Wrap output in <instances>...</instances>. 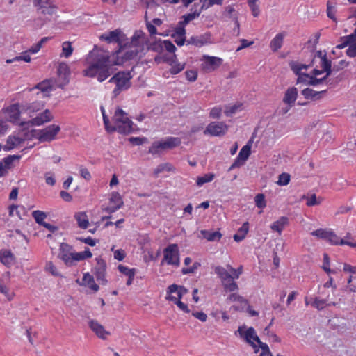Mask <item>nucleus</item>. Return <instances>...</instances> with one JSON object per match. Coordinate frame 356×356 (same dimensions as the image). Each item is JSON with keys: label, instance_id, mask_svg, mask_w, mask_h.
Masks as SVG:
<instances>
[{"label": "nucleus", "instance_id": "nucleus-61", "mask_svg": "<svg viewBox=\"0 0 356 356\" xmlns=\"http://www.w3.org/2000/svg\"><path fill=\"white\" fill-rule=\"evenodd\" d=\"M46 269L54 276L60 275L58 271L57 270V268H56V266L54 265V264L51 261H49L47 263Z\"/></svg>", "mask_w": 356, "mask_h": 356}, {"label": "nucleus", "instance_id": "nucleus-5", "mask_svg": "<svg viewBox=\"0 0 356 356\" xmlns=\"http://www.w3.org/2000/svg\"><path fill=\"white\" fill-rule=\"evenodd\" d=\"M73 247L67 243H62L60 245L58 257L62 260L66 266H71L76 262V253L73 252Z\"/></svg>", "mask_w": 356, "mask_h": 356}, {"label": "nucleus", "instance_id": "nucleus-18", "mask_svg": "<svg viewBox=\"0 0 356 356\" xmlns=\"http://www.w3.org/2000/svg\"><path fill=\"white\" fill-rule=\"evenodd\" d=\"M227 302H237L238 305H234L232 308L235 311L243 310L248 305V302L238 293H233L229 296Z\"/></svg>", "mask_w": 356, "mask_h": 356}, {"label": "nucleus", "instance_id": "nucleus-10", "mask_svg": "<svg viewBox=\"0 0 356 356\" xmlns=\"http://www.w3.org/2000/svg\"><path fill=\"white\" fill-rule=\"evenodd\" d=\"M60 130L58 125H49L40 131L38 138L40 142H50L55 139Z\"/></svg>", "mask_w": 356, "mask_h": 356}, {"label": "nucleus", "instance_id": "nucleus-50", "mask_svg": "<svg viewBox=\"0 0 356 356\" xmlns=\"http://www.w3.org/2000/svg\"><path fill=\"white\" fill-rule=\"evenodd\" d=\"M326 241L332 245H341V239L334 232L331 230L329 232Z\"/></svg>", "mask_w": 356, "mask_h": 356}, {"label": "nucleus", "instance_id": "nucleus-49", "mask_svg": "<svg viewBox=\"0 0 356 356\" xmlns=\"http://www.w3.org/2000/svg\"><path fill=\"white\" fill-rule=\"evenodd\" d=\"M326 299H320L319 298H315L313 302L312 303V307L316 308L318 310H322L326 307Z\"/></svg>", "mask_w": 356, "mask_h": 356}, {"label": "nucleus", "instance_id": "nucleus-30", "mask_svg": "<svg viewBox=\"0 0 356 356\" xmlns=\"http://www.w3.org/2000/svg\"><path fill=\"white\" fill-rule=\"evenodd\" d=\"M288 218L282 216L278 220L274 222L270 225V228L273 231L277 232L279 234H281L284 226L288 223Z\"/></svg>", "mask_w": 356, "mask_h": 356}, {"label": "nucleus", "instance_id": "nucleus-46", "mask_svg": "<svg viewBox=\"0 0 356 356\" xmlns=\"http://www.w3.org/2000/svg\"><path fill=\"white\" fill-rule=\"evenodd\" d=\"M171 35L172 38H175L176 35L186 36L185 25H181L179 21Z\"/></svg>", "mask_w": 356, "mask_h": 356}, {"label": "nucleus", "instance_id": "nucleus-36", "mask_svg": "<svg viewBox=\"0 0 356 356\" xmlns=\"http://www.w3.org/2000/svg\"><path fill=\"white\" fill-rule=\"evenodd\" d=\"M174 170H175V168L172 164H170L169 163H161V164L159 165L154 169V173L155 175H158L159 174H160L164 171L170 172V171H174Z\"/></svg>", "mask_w": 356, "mask_h": 356}, {"label": "nucleus", "instance_id": "nucleus-8", "mask_svg": "<svg viewBox=\"0 0 356 356\" xmlns=\"http://www.w3.org/2000/svg\"><path fill=\"white\" fill-rule=\"evenodd\" d=\"M33 136V134L29 131H26L22 136H10L7 138L6 145L3 146V149L6 151H10L23 143L26 140L31 139Z\"/></svg>", "mask_w": 356, "mask_h": 356}, {"label": "nucleus", "instance_id": "nucleus-64", "mask_svg": "<svg viewBox=\"0 0 356 356\" xmlns=\"http://www.w3.org/2000/svg\"><path fill=\"white\" fill-rule=\"evenodd\" d=\"M347 47H348V48L346 50L347 56L350 58L355 57L356 56V43L348 44Z\"/></svg>", "mask_w": 356, "mask_h": 356}, {"label": "nucleus", "instance_id": "nucleus-54", "mask_svg": "<svg viewBox=\"0 0 356 356\" xmlns=\"http://www.w3.org/2000/svg\"><path fill=\"white\" fill-rule=\"evenodd\" d=\"M255 204L260 209H264L266 206L265 196L262 193L257 194L254 197Z\"/></svg>", "mask_w": 356, "mask_h": 356}, {"label": "nucleus", "instance_id": "nucleus-33", "mask_svg": "<svg viewBox=\"0 0 356 356\" xmlns=\"http://www.w3.org/2000/svg\"><path fill=\"white\" fill-rule=\"evenodd\" d=\"M26 214L25 209L23 206L12 204L9 207V216H17L19 219H22Z\"/></svg>", "mask_w": 356, "mask_h": 356}, {"label": "nucleus", "instance_id": "nucleus-38", "mask_svg": "<svg viewBox=\"0 0 356 356\" xmlns=\"http://www.w3.org/2000/svg\"><path fill=\"white\" fill-rule=\"evenodd\" d=\"M35 88L39 89L42 92H48L53 90L50 81L44 80L35 86Z\"/></svg>", "mask_w": 356, "mask_h": 356}, {"label": "nucleus", "instance_id": "nucleus-35", "mask_svg": "<svg viewBox=\"0 0 356 356\" xmlns=\"http://www.w3.org/2000/svg\"><path fill=\"white\" fill-rule=\"evenodd\" d=\"M214 271L221 279V281L229 280L232 278V275L227 271V270L222 266H216Z\"/></svg>", "mask_w": 356, "mask_h": 356}, {"label": "nucleus", "instance_id": "nucleus-51", "mask_svg": "<svg viewBox=\"0 0 356 356\" xmlns=\"http://www.w3.org/2000/svg\"><path fill=\"white\" fill-rule=\"evenodd\" d=\"M323 269L326 272L327 274L330 273H335L336 271L334 270H331L330 268V257L327 253H325L323 254V264L322 266Z\"/></svg>", "mask_w": 356, "mask_h": 356}, {"label": "nucleus", "instance_id": "nucleus-53", "mask_svg": "<svg viewBox=\"0 0 356 356\" xmlns=\"http://www.w3.org/2000/svg\"><path fill=\"white\" fill-rule=\"evenodd\" d=\"M335 13V6H333L331 2L328 1L327 3V15L330 19H332L334 22H337Z\"/></svg>", "mask_w": 356, "mask_h": 356}, {"label": "nucleus", "instance_id": "nucleus-19", "mask_svg": "<svg viewBox=\"0 0 356 356\" xmlns=\"http://www.w3.org/2000/svg\"><path fill=\"white\" fill-rule=\"evenodd\" d=\"M88 325L92 332L102 339H106L107 336L110 335V332L106 331L104 326L98 323L97 321L92 319L88 322Z\"/></svg>", "mask_w": 356, "mask_h": 356}, {"label": "nucleus", "instance_id": "nucleus-6", "mask_svg": "<svg viewBox=\"0 0 356 356\" xmlns=\"http://www.w3.org/2000/svg\"><path fill=\"white\" fill-rule=\"evenodd\" d=\"M165 261L169 265H179V250L177 244H170L164 249V257L162 263Z\"/></svg>", "mask_w": 356, "mask_h": 356}, {"label": "nucleus", "instance_id": "nucleus-48", "mask_svg": "<svg viewBox=\"0 0 356 356\" xmlns=\"http://www.w3.org/2000/svg\"><path fill=\"white\" fill-rule=\"evenodd\" d=\"M203 3L201 10L207 9L213 5H221L224 0H201Z\"/></svg>", "mask_w": 356, "mask_h": 356}, {"label": "nucleus", "instance_id": "nucleus-31", "mask_svg": "<svg viewBox=\"0 0 356 356\" xmlns=\"http://www.w3.org/2000/svg\"><path fill=\"white\" fill-rule=\"evenodd\" d=\"M341 43L336 46V48L339 49L346 47L348 44L356 43V37L353 34H350L346 36L341 37L340 38Z\"/></svg>", "mask_w": 356, "mask_h": 356}, {"label": "nucleus", "instance_id": "nucleus-14", "mask_svg": "<svg viewBox=\"0 0 356 356\" xmlns=\"http://www.w3.org/2000/svg\"><path fill=\"white\" fill-rule=\"evenodd\" d=\"M96 261L97 264L93 268V273L99 282L102 284H105L107 282V280L105 278L106 267V262L101 258H97Z\"/></svg>", "mask_w": 356, "mask_h": 356}, {"label": "nucleus", "instance_id": "nucleus-63", "mask_svg": "<svg viewBox=\"0 0 356 356\" xmlns=\"http://www.w3.org/2000/svg\"><path fill=\"white\" fill-rule=\"evenodd\" d=\"M185 65L184 64H176L171 67L170 72L172 74H177L181 72L184 69Z\"/></svg>", "mask_w": 356, "mask_h": 356}, {"label": "nucleus", "instance_id": "nucleus-17", "mask_svg": "<svg viewBox=\"0 0 356 356\" xmlns=\"http://www.w3.org/2000/svg\"><path fill=\"white\" fill-rule=\"evenodd\" d=\"M245 328V325L240 326L237 332L241 338L243 339L252 348H254L255 343L252 339L256 334L255 330L254 327H250L246 330H244Z\"/></svg>", "mask_w": 356, "mask_h": 356}, {"label": "nucleus", "instance_id": "nucleus-56", "mask_svg": "<svg viewBox=\"0 0 356 356\" xmlns=\"http://www.w3.org/2000/svg\"><path fill=\"white\" fill-rule=\"evenodd\" d=\"M242 104H234L232 106H226L225 113L227 116H232L236 113L238 109L241 107Z\"/></svg>", "mask_w": 356, "mask_h": 356}, {"label": "nucleus", "instance_id": "nucleus-20", "mask_svg": "<svg viewBox=\"0 0 356 356\" xmlns=\"http://www.w3.org/2000/svg\"><path fill=\"white\" fill-rule=\"evenodd\" d=\"M44 106V103L42 101H35L32 103L22 102L20 104L22 112H27L29 113L37 112Z\"/></svg>", "mask_w": 356, "mask_h": 356}, {"label": "nucleus", "instance_id": "nucleus-9", "mask_svg": "<svg viewBox=\"0 0 356 356\" xmlns=\"http://www.w3.org/2000/svg\"><path fill=\"white\" fill-rule=\"evenodd\" d=\"M101 40H105L108 43H118L119 47L122 46L125 41V35L120 29L104 33L99 37Z\"/></svg>", "mask_w": 356, "mask_h": 356}, {"label": "nucleus", "instance_id": "nucleus-15", "mask_svg": "<svg viewBox=\"0 0 356 356\" xmlns=\"http://www.w3.org/2000/svg\"><path fill=\"white\" fill-rule=\"evenodd\" d=\"M3 111L7 114V121L15 123L19 120L20 113L22 111L20 108V104H14L6 108L3 109Z\"/></svg>", "mask_w": 356, "mask_h": 356}, {"label": "nucleus", "instance_id": "nucleus-7", "mask_svg": "<svg viewBox=\"0 0 356 356\" xmlns=\"http://www.w3.org/2000/svg\"><path fill=\"white\" fill-rule=\"evenodd\" d=\"M228 131V126L222 122H212L209 123L204 131V135L211 136H222Z\"/></svg>", "mask_w": 356, "mask_h": 356}, {"label": "nucleus", "instance_id": "nucleus-43", "mask_svg": "<svg viewBox=\"0 0 356 356\" xmlns=\"http://www.w3.org/2000/svg\"><path fill=\"white\" fill-rule=\"evenodd\" d=\"M73 50L74 49L70 42L66 41L63 43L62 56H65V58H69L72 55Z\"/></svg>", "mask_w": 356, "mask_h": 356}, {"label": "nucleus", "instance_id": "nucleus-4", "mask_svg": "<svg viewBox=\"0 0 356 356\" xmlns=\"http://www.w3.org/2000/svg\"><path fill=\"white\" fill-rule=\"evenodd\" d=\"M180 144V138L176 137H168L164 140L153 143L149 149V152L152 154H156L162 150L171 149L179 146Z\"/></svg>", "mask_w": 356, "mask_h": 356}, {"label": "nucleus", "instance_id": "nucleus-12", "mask_svg": "<svg viewBox=\"0 0 356 356\" xmlns=\"http://www.w3.org/2000/svg\"><path fill=\"white\" fill-rule=\"evenodd\" d=\"M251 153V147L247 144L243 146L240 150L237 158L235 159L234 163L231 165L229 168V171H231L236 168H239L244 165L245 161L248 159Z\"/></svg>", "mask_w": 356, "mask_h": 356}, {"label": "nucleus", "instance_id": "nucleus-34", "mask_svg": "<svg viewBox=\"0 0 356 356\" xmlns=\"http://www.w3.org/2000/svg\"><path fill=\"white\" fill-rule=\"evenodd\" d=\"M283 40L284 35L282 33H278L275 35L270 43V47L273 51H277L282 47Z\"/></svg>", "mask_w": 356, "mask_h": 356}, {"label": "nucleus", "instance_id": "nucleus-29", "mask_svg": "<svg viewBox=\"0 0 356 356\" xmlns=\"http://www.w3.org/2000/svg\"><path fill=\"white\" fill-rule=\"evenodd\" d=\"M201 234L209 241H219L222 238V234L219 231L201 230Z\"/></svg>", "mask_w": 356, "mask_h": 356}, {"label": "nucleus", "instance_id": "nucleus-60", "mask_svg": "<svg viewBox=\"0 0 356 356\" xmlns=\"http://www.w3.org/2000/svg\"><path fill=\"white\" fill-rule=\"evenodd\" d=\"M163 47V49H165L167 51L170 53H175V51L177 49L176 47L170 40H164Z\"/></svg>", "mask_w": 356, "mask_h": 356}, {"label": "nucleus", "instance_id": "nucleus-47", "mask_svg": "<svg viewBox=\"0 0 356 356\" xmlns=\"http://www.w3.org/2000/svg\"><path fill=\"white\" fill-rule=\"evenodd\" d=\"M329 232H330V230L320 228V229L313 231L311 233V234L312 236L318 237V238L327 240Z\"/></svg>", "mask_w": 356, "mask_h": 356}, {"label": "nucleus", "instance_id": "nucleus-39", "mask_svg": "<svg viewBox=\"0 0 356 356\" xmlns=\"http://www.w3.org/2000/svg\"><path fill=\"white\" fill-rule=\"evenodd\" d=\"M215 177V175L213 173H207L202 177H198L196 181V184L198 186H201L205 183L211 181Z\"/></svg>", "mask_w": 356, "mask_h": 356}, {"label": "nucleus", "instance_id": "nucleus-41", "mask_svg": "<svg viewBox=\"0 0 356 356\" xmlns=\"http://www.w3.org/2000/svg\"><path fill=\"white\" fill-rule=\"evenodd\" d=\"M328 77L329 76H327L326 74L322 78H317L316 76L309 75V80L307 81V85L315 86L322 84L327 81Z\"/></svg>", "mask_w": 356, "mask_h": 356}, {"label": "nucleus", "instance_id": "nucleus-16", "mask_svg": "<svg viewBox=\"0 0 356 356\" xmlns=\"http://www.w3.org/2000/svg\"><path fill=\"white\" fill-rule=\"evenodd\" d=\"M204 58L202 67L207 72H212L222 64V60L220 58L209 56H204Z\"/></svg>", "mask_w": 356, "mask_h": 356}, {"label": "nucleus", "instance_id": "nucleus-28", "mask_svg": "<svg viewBox=\"0 0 356 356\" xmlns=\"http://www.w3.org/2000/svg\"><path fill=\"white\" fill-rule=\"evenodd\" d=\"M249 230V223L248 222H245L242 226L238 229L237 233L235 234L233 236L234 240L236 242L242 241L246 234H248Z\"/></svg>", "mask_w": 356, "mask_h": 356}, {"label": "nucleus", "instance_id": "nucleus-27", "mask_svg": "<svg viewBox=\"0 0 356 356\" xmlns=\"http://www.w3.org/2000/svg\"><path fill=\"white\" fill-rule=\"evenodd\" d=\"M321 67L325 72L327 76H330L333 72V67H332V61L327 58V54L324 53L320 63Z\"/></svg>", "mask_w": 356, "mask_h": 356}, {"label": "nucleus", "instance_id": "nucleus-23", "mask_svg": "<svg viewBox=\"0 0 356 356\" xmlns=\"http://www.w3.org/2000/svg\"><path fill=\"white\" fill-rule=\"evenodd\" d=\"M327 90L315 91L309 88H307L301 91L302 95L305 99L313 101L321 99L322 98V95L325 94Z\"/></svg>", "mask_w": 356, "mask_h": 356}, {"label": "nucleus", "instance_id": "nucleus-24", "mask_svg": "<svg viewBox=\"0 0 356 356\" xmlns=\"http://www.w3.org/2000/svg\"><path fill=\"white\" fill-rule=\"evenodd\" d=\"M0 261L6 267L10 268L15 262V257L8 250L0 252Z\"/></svg>", "mask_w": 356, "mask_h": 356}, {"label": "nucleus", "instance_id": "nucleus-2", "mask_svg": "<svg viewBox=\"0 0 356 356\" xmlns=\"http://www.w3.org/2000/svg\"><path fill=\"white\" fill-rule=\"evenodd\" d=\"M101 111L105 129L108 132L118 131L120 134L127 135L134 131V123L122 109L118 108L115 111L112 119L113 124H111L109 118L105 115V111L102 106L101 107Z\"/></svg>", "mask_w": 356, "mask_h": 356}, {"label": "nucleus", "instance_id": "nucleus-52", "mask_svg": "<svg viewBox=\"0 0 356 356\" xmlns=\"http://www.w3.org/2000/svg\"><path fill=\"white\" fill-rule=\"evenodd\" d=\"M304 199L307 200V206L312 207L321 204V200H318L316 194H312L310 197L304 195Z\"/></svg>", "mask_w": 356, "mask_h": 356}, {"label": "nucleus", "instance_id": "nucleus-42", "mask_svg": "<svg viewBox=\"0 0 356 356\" xmlns=\"http://www.w3.org/2000/svg\"><path fill=\"white\" fill-rule=\"evenodd\" d=\"M168 300H170V301H173L175 302V303L177 305V307L181 309L185 313H189L190 312V309H188L187 305H186L185 303L182 302L181 300H177V298L173 296H169L168 297L166 298Z\"/></svg>", "mask_w": 356, "mask_h": 356}, {"label": "nucleus", "instance_id": "nucleus-26", "mask_svg": "<svg viewBox=\"0 0 356 356\" xmlns=\"http://www.w3.org/2000/svg\"><path fill=\"white\" fill-rule=\"evenodd\" d=\"M167 292L169 294L177 293L178 300H180L182 296L188 293V290L183 286H178L175 284H173L168 287Z\"/></svg>", "mask_w": 356, "mask_h": 356}, {"label": "nucleus", "instance_id": "nucleus-1", "mask_svg": "<svg viewBox=\"0 0 356 356\" xmlns=\"http://www.w3.org/2000/svg\"><path fill=\"white\" fill-rule=\"evenodd\" d=\"M143 47L139 44L138 36L134 35L129 44L123 42L116 51L117 60L113 63L108 52L99 49H93L88 56V67L83 71L85 76L96 77L99 82H103L113 73V65H122L134 59L141 51Z\"/></svg>", "mask_w": 356, "mask_h": 356}, {"label": "nucleus", "instance_id": "nucleus-40", "mask_svg": "<svg viewBox=\"0 0 356 356\" xmlns=\"http://www.w3.org/2000/svg\"><path fill=\"white\" fill-rule=\"evenodd\" d=\"M248 6L250 7L252 14L254 17H257L260 14L259 6L257 3L258 0H247Z\"/></svg>", "mask_w": 356, "mask_h": 356}, {"label": "nucleus", "instance_id": "nucleus-22", "mask_svg": "<svg viewBox=\"0 0 356 356\" xmlns=\"http://www.w3.org/2000/svg\"><path fill=\"white\" fill-rule=\"evenodd\" d=\"M53 116L49 109H46L42 113H40L35 118H33L31 121L33 125L40 126L45 122L51 121Z\"/></svg>", "mask_w": 356, "mask_h": 356}, {"label": "nucleus", "instance_id": "nucleus-62", "mask_svg": "<svg viewBox=\"0 0 356 356\" xmlns=\"http://www.w3.org/2000/svg\"><path fill=\"white\" fill-rule=\"evenodd\" d=\"M186 79L189 81H195L197 77V72L195 70H187L185 72Z\"/></svg>", "mask_w": 356, "mask_h": 356}, {"label": "nucleus", "instance_id": "nucleus-57", "mask_svg": "<svg viewBox=\"0 0 356 356\" xmlns=\"http://www.w3.org/2000/svg\"><path fill=\"white\" fill-rule=\"evenodd\" d=\"M228 281H230V284H225V290L226 291L233 292L238 290V284L233 280V277Z\"/></svg>", "mask_w": 356, "mask_h": 356}, {"label": "nucleus", "instance_id": "nucleus-3", "mask_svg": "<svg viewBox=\"0 0 356 356\" xmlns=\"http://www.w3.org/2000/svg\"><path fill=\"white\" fill-rule=\"evenodd\" d=\"M132 76L129 72L121 71L115 74L108 81L115 84L113 90V97H117L122 91L128 90L131 86Z\"/></svg>", "mask_w": 356, "mask_h": 356}, {"label": "nucleus", "instance_id": "nucleus-21", "mask_svg": "<svg viewBox=\"0 0 356 356\" xmlns=\"http://www.w3.org/2000/svg\"><path fill=\"white\" fill-rule=\"evenodd\" d=\"M297 97L298 89L296 87H290L286 90L282 101L286 105L293 106Z\"/></svg>", "mask_w": 356, "mask_h": 356}, {"label": "nucleus", "instance_id": "nucleus-13", "mask_svg": "<svg viewBox=\"0 0 356 356\" xmlns=\"http://www.w3.org/2000/svg\"><path fill=\"white\" fill-rule=\"evenodd\" d=\"M212 42V37L210 32H206L197 36H192L186 41L187 44H193L197 47L211 44Z\"/></svg>", "mask_w": 356, "mask_h": 356}, {"label": "nucleus", "instance_id": "nucleus-25", "mask_svg": "<svg viewBox=\"0 0 356 356\" xmlns=\"http://www.w3.org/2000/svg\"><path fill=\"white\" fill-rule=\"evenodd\" d=\"M80 284L88 286L94 292H97L99 290V286L95 282L93 276L88 273L83 275L82 282Z\"/></svg>", "mask_w": 356, "mask_h": 356}, {"label": "nucleus", "instance_id": "nucleus-32", "mask_svg": "<svg viewBox=\"0 0 356 356\" xmlns=\"http://www.w3.org/2000/svg\"><path fill=\"white\" fill-rule=\"evenodd\" d=\"M74 218L78 226L81 229H86L89 225L88 218L85 212H79L75 214Z\"/></svg>", "mask_w": 356, "mask_h": 356}, {"label": "nucleus", "instance_id": "nucleus-55", "mask_svg": "<svg viewBox=\"0 0 356 356\" xmlns=\"http://www.w3.org/2000/svg\"><path fill=\"white\" fill-rule=\"evenodd\" d=\"M290 175L288 173H282L279 175L278 181H277V184L279 186H286L287 185L290 181Z\"/></svg>", "mask_w": 356, "mask_h": 356}, {"label": "nucleus", "instance_id": "nucleus-58", "mask_svg": "<svg viewBox=\"0 0 356 356\" xmlns=\"http://www.w3.org/2000/svg\"><path fill=\"white\" fill-rule=\"evenodd\" d=\"M118 268L121 273L127 275V277H129L131 274H135L136 271L134 268L131 269L129 268L127 266H124L122 264L119 265Z\"/></svg>", "mask_w": 356, "mask_h": 356}, {"label": "nucleus", "instance_id": "nucleus-44", "mask_svg": "<svg viewBox=\"0 0 356 356\" xmlns=\"http://www.w3.org/2000/svg\"><path fill=\"white\" fill-rule=\"evenodd\" d=\"M32 216L38 224L42 225L45 222L44 220L47 217V215L44 212L36 210L32 213Z\"/></svg>", "mask_w": 356, "mask_h": 356}, {"label": "nucleus", "instance_id": "nucleus-45", "mask_svg": "<svg viewBox=\"0 0 356 356\" xmlns=\"http://www.w3.org/2000/svg\"><path fill=\"white\" fill-rule=\"evenodd\" d=\"M92 256V254L90 252V249L88 248H86L84 251L76 253L75 259L77 262V261L84 260L86 259L91 258Z\"/></svg>", "mask_w": 356, "mask_h": 356}, {"label": "nucleus", "instance_id": "nucleus-37", "mask_svg": "<svg viewBox=\"0 0 356 356\" xmlns=\"http://www.w3.org/2000/svg\"><path fill=\"white\" fill-rule=\"evenodd\" d=\"M201 11H195L192 13H188L182 16L183 20L180 21L181 25H187L191 21L198 17Z\"/></svg>", "mask_w": 356, "mask_h": 356}, {"label": "nucleus", "instance_id": "nucleus-11", "mask_svg": "<svg viewBox=\"0 0 356 356\" xmlns=\"http://www.w3.org/2000/svg\"><path fill=\"white\" fill-rule=\"evenodd\" d=\"M57 72L58 75V86L60 88H63L70 81V67L65 63H60L58 65Z\"/></svg>", "mask_w": 356, "mask_h": 356}, {"label": "nucleus", "instance_id": "nucleus-59", "mask_svg": "<svg viewBox=\"0 0 356 356\" xmlns=\"http://www.w3.org/2000/svg\"><path fill=\"white\" fill-rule=\"evenodd\" d=\"M40 10H41V14L52 15L55 13L56 8L53 4H51L47 7L42 8Z\"/></svg>", "mask_w": 356, "mask_h": 356}]
</instances>
